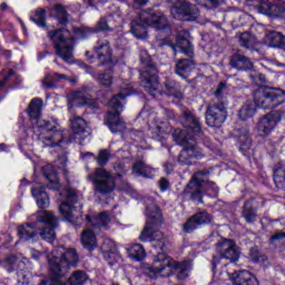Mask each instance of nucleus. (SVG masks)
<instances>
[{
	"label": "nucleus",
	"mask_w": 285,
	"mask_h": 285,
	"mask_svg": "<svg viewBox=\"0 0 285 285\" xmlns=\"http://www.w3.org/2000/svg\"><path fill=\"white\" fill-rule=\"evenodd\" d=\"M47 259L50 277L49 285H66L61 279L68 275L70 266H77L79 254H77V249L60 247L48 254Z\"/></svg>",
	"instance_id": "1"
},
{
	"label": "nucleus",
	"mask_w": 285,
	"mask_h": 285,
	"mask_svg": "<svg viewBox=\"0 0 285 285\" xmlns=\"http://www.w3.org/2000/svg\"><path fill=\"white\" fill-rule=\"evenodd\" d=\"M166 30L168 18L160 11H144L130 23V32L136 39H144L148 35V28Z\"/></svg>",
	"instance_id": "2"
},
{
	"label": "nucleus",
	"mask_w": 285,
	"mask_h": 285,
	"mask_svg": "<svg viewBox=\"0 0 285 285\" xmlns=\"http://www.w3.org/2000/svg\"><path fill=\"white\" fill-rule=\"evenodd\" d=\"M149 271L154 273L156 277H170V275L178 273L177 279H186V277H188V271H190V263H177L166 254L159 253L155 257V266L150 267Z\"/></svg>",
	"instance_id": "3"
},
{
	"label": "nucleus",
	"mask_w": 285,
	"mask_h": 285,
	"mask_svg": "<svg viewBox=\"0 0 285 285\" xmlns=\"http://www.w3.org/2000/svg\"><path fill=\"white\" fill-rule=\"evenodd\" d=\"M50 41L53 43L57 57L65 63H72L75 57V38L67 29H57L48 32Z\"/></svg>",
	"instance_id": "4"
},
{
	"label": "nucleus",
	"mask_w": 285,
	"mask_h": 285,
	"mask_svg": "<svg viewBox=\"0 0 285 285\" xmlns=\"http://www.w3.org/2000/svg\"><path fill=\"white\" fill-rule=\"evenodd\" d=\"M126 97L122 92L115 95L108 102V111L105 117V122L111 132H124L126 130V122L121 119V112H124V104Z\"/></svg>",
	"instance_id": "5"
},
{
	"label": "nucleus",
	"mask_w": 285,
	"mask_h": 285,
	"mask_svg": "<svg viewBox=\"0 0 285 285\" xmlns=\"http://www.w3.org/2000/svg\"><path fill=\"white\" fill-rule=\"evenodd\" d=\"M140 62L142 63L145 70L140 72V83L142 88L151 97H157L159 95V78L157 77V67L153 65L150 55L146 49L140 50Z\"/></svg>",
	"instance_id": "6"
},
{
	"label": "nucleus",
	"mask_w": 285,
	"mask_h": 285,
	"mask_svg": "<svg viewBox=\"0 0 285 285\" xmlns=\"http://www.w3.org/2000/svg\"><path fill=\"white\" fill-rule=\"evenodd\" d=\"M87 179L94 185V190L98 195H110L117 188L115 177L110 171L99 167L87 176Z\"/></svg>",
	"instance_id": "7"
},
{
	"label": "nucleus",
	"mask_w": 285,
	"mask_h": 285,
	"mask_svg": "<svg viewBox=\"0 0 285 285\" xmlns=\"http://www.w3.org/2000/svg\"><path fill=\"white\" fill-rule=\"evenodd\" d=\"M209 175L210 171L208 169L195 173L189 184L184 189L185 195H190L193 202L202 204V186L203 190H207L208 186L214 185L213 183H208Z\"/></svg>",
	"instance_id": "8"
},
{
	"label": "nucleus",
	"mask_w": 285,
	"mask_h": 285,
	"mask_svg": "<svg viewBox=\"0 0 285 285\" xmlns=\"http://www.w3.org/2000/svg\"><path fill=\"white\" fill-rule=\"evenodd\" d=\"M254 101L259 108H277L285 104V94L279 89H258L254 94Z\"/></svg>",
	"instance_id": "9"
},
{
	"label": "nucleus",
	"mask_w": 285,
	"mask_h": 285,
	"mask_svg": "<svg viewBox=\"0 0 285 285\" xmlns=\"http://www.w3.org/2000/svg\"><path fill=\"white\" fill-rule=\"evenodd\" d=\"M216 253L219 256L213 257V271L217 268V264L222 262V259H229V262H237L239 259V250L237 249V244L233 239L222 238L216 244Z\"/></svg>",
	"instance_id": "10"
},
{
	"label": "nucleus",
	"mask_w": 285,
	"mask_h": 285,
	"mask_svg": "<svg viewBox=\"0 0 285 285\" xmlns=\"http://www.w3.org/2000/svg\"><path fill=\"white\" fill-rule=\"evenodd\" d=\"M173 3L170 13L174 19H178L179 21H195V19H198L199 9L197 6L186 0H177L173 1Z\"/></svg>",
	"instance_id": "11"
},
{
	"label": "nucleus",
	"mask_w": 285,
	"mask_h": 285,
	"mask_svg": "<svg viewBox=\"0 0 285 285\" xmlns=\"http://www.w3.org/2000/svg\"><path fill=\"white\" fill-rule=\"evenodd\" d=\"M37 219L39 224H42L40 226V228H42L40 237L45 242L52 244V242L57 239V235L55 234V228H57V218L55 217V214L50 212H40L37 215Z\"/></svg>",
	"instance_id": "12"
},
{
	"label": "nucleus",
	"mask_w": 285,
	"mask_h": 285,
	"mask_svg": "<svg viewBox=\"0 0 285 285\" xmlns=\"http://www.w3.org/2000/svg\"><path fill=\"white\" fill-rule=\"evenodd\" d=\"M77 204V194L75 190L67 191V199L59 206V212L66 222H71V224H77L81 219V212L75 207Z\"/></svg>",
	"instance_id": "13"
},
{
	"label": "nucleus",
	"mask_w": 285,
	"mask_h": 285,
	"mask_svg": "<svg viewBox=\"0 0 285 285\" xmlns=\"http://www.w3.org/2000/svg\"><path fill=\"white\" fill-rule=\"evenodd\" d=\"M284 110H278L262 116L257 122V131L259 137H268V135L275 130L278 122L282 121V117H284Z\"/></svg>",
	"instance_id": "14"
},
{
	"label": "nucleus",
	"mask_w": 285,
	"mask_h": 285,
	"mask_svg": "<svg viewBox=\"0 0 285 285\" xmlns=\"http://www.w3.org/2000/svg\"><path fill=\"white\" fill-rule=\"evenodd\" d=\"M226 117H228V111H226V105L224 102L208 105L206 124L209 128H222L224 121H226Z\"/></svg>",
	"instance_id": "15"
},
{
	"label": "nucleus",
	"mask_w": 285,
	"mask_h": 285,
	"mask_svg": "<svg viewBox=\"0 0 285 285\" xmlns=\"http://www.w3.org/2000/svg\"><path fill=\"white\" fill-rule=\"evenodd\" d=\"M140 242H158V244H154V248H160L164 250V246H166V238L164 234L159 230H155V224L147 223L140 234Z\"/></svg>",
	"instance_id": "16"
},
{
	"label": "nucleus",
	"mask_w": 285,
	"mask_h": 285,
	"mask_svg": "<svg viewBox=\"0 0 285 285\" xmlns=\"http://www.w3.org/2000/svg\"><path fill=\"white\" fill-rule=\"evenodd\" d=\"M94 52H96L97 59L100 61L101 66L112 63V48H110V41H108V39H98L94 47Z\"/></svg>",
	"instance_id": "17"
},
{
	"label": "nucleus",
	"mask_w": 285,
	"mask_h": 285,
	"mask_svg": "<svg viewBox=\"0 0 285 285\" xmlns=\"http://www.w3.org/2000/svg\"><path fill=\"white\" fill-rule=\"evenodd\" d=\"M213 222V216L206 212H199L189 217L186 223L183 225L184 233H193L197 230L199 226L204 224H210Z\"/></svg>",
	"instance_id": "18"
},
{
	"label": "nucleus",
	"mask_w": 285,
	"mask_h": 285,
	"mask_svg": "<svg viewBox=\"0 0 285 285\" xmlns=\"http://www.w3.org/2000/svg\"><path fill=\"white\" fill-rule=\"evenodd\" d=\"M72 135L70 139L77 141L80 146H83L86 139V132H88V122L81 117H73L70 119Z\"/></svg>",
	"instance_id": "19"
},
{
	"label": "nucleus",
	"mask_w": 285,
	"mask_h": 285,
	"mask_svg": "<svg viewBox=\"0 0 285 285\" xmlns=\"http://www.w3.org/2000/svg\"><path fill=\"white\" fill-rule=\"evenodd\" d=\"M86 219L88 223H90V225L88 226H91L96 233H99L101 228H108V226L112 222V215L110 214V212H102L98 215H95L94 217L87 215Z\"/></svg>",
	"instance_id": "20"
},
{
	"label": "nucleus",
	"mask_w": 285,
	"mask_h": 285,
	"mask_svg": "<svg viewBox=\"0 0 285 285\" xmlns=\"http://www.w3.org/2000/svg\"><path fill=\"white\" fill-rule=\"evenodd\" d=\"M204 157V154H202L198 149L197 146L191 145L189 147H185L178 157V161L180 164H184L185 166H193V161L195 159H202Z\"/></svg>",
	"instance_id": "21"
},
{
	"label": "nucleus",
	"mask_w": 285,
	"mask_h": 285,
	"mask_svg": "<svg viewBox=\"0 0 285 285\" xmlns=\"http://www.w3.org/2000/svg\"><path fill=\"white\" fill-rule=\"evenodd\" d=\"M220 275H225L223 278H220L223 282L226 281V277H228V279H232L235 285H246L257 281V278H255V276H253V274H250L248 271H239L233 274L226 272L225 274Z\"/></svg>",
	"instance_id": "22"
},
{
	"label": "nucleus",
	"mask_w": 285,
	"mask_h": 285,
	"mask_svg": "<svg viewBox=\"0 0 285 285\" xmlns=\"http://www.w3.org/2000/svg\"><path fill=\"white\" fill-rule=\"evenodd\" d=\"M32 197L36 199L38 208H48L50 206V198L46 193V187L40 183L35 184L31 187Z\"/></svg>",
	"instance_id": "23"
},
{
	"label": "nucleus",
	"mask_w": 285,
	"mask_h": 285,
	"mask_svg": "<svg viewBox=\"0 0 285 285\" xmlns=\"http://www.w3.org/2000/svg\"><path fill=\"white\" fill-rule=\"evenodd\" d=\"M195 70V60L190 59H178L176 60L175 72L181 79H187L190 73Z\"/></svg>",
	"instance_id": "24"
},
{
	"label": "nucleus",
	"mask_w": 285,
	"mask_h": 285,
	"mask_svg": "<svg viewBox=\"0 0 285 285\" xmlns=\"http://www.w3.org/2000/svg\"><path fill=\"white\" fill-rule=\"evenodd\" d=\"M184 128L191 130L194 135H199V132H202V121H199V118H197L193 111H184Z\"/></svg>",
	"instance_id": "25"
},
{
	"label": "nucleus",
	"mask_w": 285,
	"mask_h": 285,
	"mask_svg": "<svg viewBox=\"0 0 285 285\" xmlns=\"http://www.w3.org/2000/svg\"><path fill=\"white\" fill-rule=\"evenodd\" d=\"M66 79H68V76L63 73L49 72L41 80L42 88H45L46 90H50L52 88H59V83H61V81Z\"/></svg>",
	"instance_id": "26"
},
{
	"label": "nucleus",
	"mask_w": 285,
	"mask_h": 285,
	"mask_svg": "<svg viewBox=\"0 0 285 285\" xmlns=\"http://www.w3.org/2000/svg\"><path fill=\"white\" fill-rule=\"evenodd\" d=\"M229 65L236 70H253V61H250V58L239 52L230 57Z\"/></svg>",
	"instance_id": "27"
},
{
	"label": "nucleus",
	"mask_w": 285,
	"mask_h": 285,
	"mask_svg": "<svg viewBox=\"0 0 285 285\" xmlns=\"http://www.w3.org/2000/svg\"><path fill=\"white\" fill-rule=\"evenodd\" d=\"M42 175L48 179V188L51 190H59L61 185L59 184V176L57 175V170H55V166L48 164L42 167Z\"/></svg>",
	"instance_id": "28"
},
{
	"label": "nucleus",
	"mask_w": 285,
	"mask_h": 285,
	"mask_svg": "<svg viewBox=\"0 0 285 285\" xmlns=\"http://www.w3.org/2000/svg\"><path fill=\"white\" fill-rule=\"evenodd\" d=\"M99 232H96L91 226L85 229L81 233V244L83 248L87 250H95L97 248V234Z\"/></svg>",
	"instance_id": "29"
},
{
	"label": "nucleus",
	"mask_w": 285,
	"mask_h": 285,
	"mask_svg": "<svg viewBox=\"0 0 285 285\" xmlns=\"http://www.w3.org/2000/svg\"><path fill=\"white\" fill-rule=\"evenodd\" d=\"M171 128L168 122H159L150 127L149 132L151 134V139H157L161 141L168 132H170Z\"/></svg>",
	"instance_id": "30"
},
{
	"label": "nucleus",
	"mask_w": 285,
	"mask_h": 285,
	"mask_svg": "<svg viewBox=\"0 0 285 285\" xmlns=\"http://www.w3.org/2000/svg\"><path fill=\"white\" fill-rule=\"evenodd\" d=\"M153 173H155V169L144 160H137L132 166V174L137 177L150 178L153 177Z\"/></svg>",
	"instance_id": "31"
},
{
	"label": "nucleus",
	"mask_w": 285,
	"mask_h": 285,
	"mask_svg": "<svg viewBox=\"0 0 285 285\" xmlns=\"http://www.w3.org/2000/svg\"><path fill=\"white\" fill-rule=\"evenodd\" d=\"M264 43L269 48H279L284 43V36L277 31H269L265 35Z\"/></svg>",
	"instance_id": "32"
},
{
	"label": "nucleus",
	"mask_w": 285,
	"mask_h": 285,
	"mask_svg": "<svg viewBox=\"0 0 285 285\" xmlns=\"http://www.w3.org/2000/svg\"><path fill=\"white\" fill-rule=\"evenodd\" d=\"M255 112H257V109L255 108V102L247 100L239 109L238 117L239 119H243V121H246V119L255 117Z\"/></svg>",
	"instance_id": "33"
},
{
	"label": "nucleus",
	"mask_w": 285,
	"mask_h": 285,
	"mask_svg": "<svg viewBox=\"0 0 285 285\" xmlns=\"http://www.w3.org/2000/svg\"><path fill=\"white\" fill-rule=\"evenodd\" d=\"M43 110V100L41 98H33L28 107L29 117L31 119H39Z\"/></svg>",
	"instance_id": "34"
},
{
	"label": "nucleus",
	"mask_w": 285,
	"mask_h": 285,
	"mask_svg": "<svg viewBox=\"0 0 285 285\" xmlns=\"http://www.w3.org/2000/svg\"><path fill=\"white\" fill-rule=\"evenodd\" d=\"M51 14L57 19L58 23L60 26L68 24V11L66 10V7L63 4H56L53 6V9L51 10Z\"/></svg>",
	"instance_id": "35"
},
{
	"label": "nucleus",
	"mask_w": 285,
	"mask_h": 285,
	"mask_svg": "<svg viewBox=\"0 0 285 285\" xmlns=\"http://www.w3.org/2000/svg\"><path fill=\"white\" fill-rule=\"evenodd\" d=\"M165 88L169 97H176V99H181V86H179V82H176L170 78H167L165 81Z\"/></svg>",
	"instance_id": "36"
},
{
	"label": "nucleus",
	"mask_w": 285,
	"mask_h": 285,
	"mask_svg": "<svg viewBox=\"0 0 285 285\" xmlns=\"http://www.w3.org/2000/svg\"><path fill=\"white\" fill-rule=\"evenodd\" d=\"M18 235L20 239H24V242H30V239H35V237H37V228L32 227V225L30 224L19 226Z\"/></svg>",
	"instance_id": "37"
},
{
	"label": "nucleus",
	"mask_w": 285,
	"mask_h": 285,
	"mask_svg": "<svg viewBox=\"0 0 285 285\" xmlns=\"http://www.w3.org/2000/svg\"><path fill=\"white\" fill-rule=\"evenodd\" d=\"M128 257L130 259H135V262H141L146 257V249H144L142 245L134 244L129 248H127Z\"/></svg>",
	"instance_id": "38"
},
{
	"label": "nucleus",
	"mask_w": 285,
	"mask_h": 285,
	"mask_svg": "<svg viewBox=\"0 0 285 285\" xmlns=\"http://www.w3.org/2000/svg\"><path fill=\"white\" fill-rule=\"evenodd\" d=\"M278 8L279 4H273L271 1L265 0L258 6V12L268 17H277Z\"/></svg>",
	"instance_id": "39"
},
{
	"label": "nucleus",
	"mask_w": 285,
	"mask_h": 285,
	"mask_svg": "<svg viewBox=\"0 0 285 285\" xmlns=\"http://www.w3.org/2000/svg\"><path fill=\"white\" fill-rule=\"evenodd\" d=\"M112 19V17L107 18H101L96 26V29H90L88 27H82L78 29V32H104V30H110V26L108 23H110V20Z\"/></svg>",
	"instance_id": "40"
},
{
	"label": "nucleus",
	"mask_w": 285,
	"mask_h": 285,
	"mask_svg": "<svg viewBox=\"0 0 285 285\" xmlns=\"http://www.w3.org/2000/svg\"><path fill=\"white\" fill-rule=\"evenodd\" d=\"M101 250L104 257H108V253H111V257H114V259L119 257V254L117 253V244L110 238L104 240Z\"/></svg>",
	"instance_id": "41"
},
{
	"label": "nucleus",
	"mask_w": 285,
	"mask_h": 285,
	"mask_svg": "<svg viewBox=\"0 0 285 285\" xmlns=\"http://www.w3.org/2000/svg\"><path fill=\"white\" fill-rule=\"evenodd\" d=\"M274 183L277 188H284L285 184V163L278 164V166L274 169Z\"/></svg>",
	"instance_id": "42"
},
{
	"label": "nucleus",
	"mask_w": 285,
	"mask_h": 285,
	"mask_svg": "<svg viewBox=\"0 0 285 285\" xmlns=\"http://www.w3.org/2000/svg\"><path fill=\"white\" fill-rule=\"evenodd\" d=\"M86 282H88V274L77 271L67 279V285H85Z\"/></svg>",
	"instance_id": "43"
},
{
	"label": "nucleus",
	"mask_w": 285,
	"mask_h": 285,
	"mask_svg": "<svg viewBox=\"0 0 285 285\" xmlns=\"http://www.w3.org/2000/svg\"><path fill=\"white\" fill-rule=\"evenodd\" d=\"M238 142L240 145L239 149L243 153H246V150H250L252 140H250V136H248V130H246V129L239 130Z\"/></svg>",
	"instance_id": "44"
},
{
	"label": "nucleus",
	"mask_w": 285,
	"mask_h": 285,
	"mask_svg": "<svg viewBox=\"0 0 285 285\" xmlns=\"http://www.w3.org/2000/svg\"><path fill=\"white\" fill-rule=\"evenodd\" d=\"M243 217L247 224H253L257 219V213L250 205V202H246L243 209Z\"/></svg>",
	"instance_id": "45"
},
{
	"label": "nucleus",
	"mask_w": 285,
	"mask_h": 285,
	"mask_svg": "<svg viewBox=\"0 0 285 285\" xmlns=\"http://www.w3.org/2000/svg\"><path fill=\"white\" fill-rule=\"evenodd\" d=\"M94 77L96 81L100 83V86H104V88H110L112 86V81H114L112 71L104 72L100 75L94 73Z\"/></svg>",
	"instance_id": "46"
},
{
	"label": "nucleus",
	"mask_w": 285,
	"mask_h": 285,
	"mask_svg": "<svg viewBox=\"0 0 285 285\" xmlns=\"http://www.w3.org/2000/svg\"><path fill=\"white\" fill-rule=\"evenodd\" d=\"M249 257L252 261H254L257 264H266L268 262V257L262 253L255 247H252L249 249Z\"/></svg>",
	"instance_id": "47"
},
{
	"label": "nucleus",
	"mask_w": 285,
	"mask_h": 285,
	"mask_svg": "<svg viewBox=\"0 0 285 285\" xmlns=\"http://www.w3.org/2000/svg\"><path fill=\"white\" fill-rule=\"evenodd\" d=\"M239 43L243 48H253L256 43L255 36L250 35L249 32H244L240 35Z\"/></svg>",
	"instance_id": "48"
},
{
	"label": "nucleus",
	"mask_w": 285,
	"mask_h": 285,
	"mask_svg": "<svg viewBox=\"0 0 285 285\" xmlns=\"http://www.w3.org/2000/svg\"><path fill=\"white\" fill-rule=\"evenodd\" d=\"M31 20L40 28H46V10L38 9L36 13L31 17Z\"/></svg>",
	"instance_id": "49"
},
{
	"label": "nucleus",
	"mask_w": 285,
	"mask_h": 285,
	"mask_svg": "<svg viewBox=\"0 0 285 285\" xmlns=\"http://www.w3.org/2000/svg\"><path fill=\"white\" fill-rule=\"evenodd\" d=\"M179 48L181 52L186 55V57L193 59V57L195 56V51L193 50V43H190L189 40L185 39L181 42H179Z\"/></svg>",
	"instance_id": "50"
},
{
	"label": "nucleus",
	"mask_w": 285,
	"mask_h": 285,
	"mask_svg": "<svg viewBox=\"0 0 285 285\" xmlns=\"http://www.w3.org/2000/svg\"><path fill=\"white\" fill-rule=\"evenodd\" d=\"M173 139L178 146H186L188 144V137L179 129H176L173 134Z\"/></svg>",
	"instance_id": "51"
},
{
	"label": "nucleus",
	"mask_w": 285,
	"mask_h": 285,
	"mask_svg": "<svg viewBox=\"0 0 285 285\" xmlns=\"http://www.w3.org/2000/svg\"><path fill=\"white\" fill-rule=\"evenodd\" d=\"M98 166H106L110 161V151L102 149L99 151L98 157L96 158Z\"/></svg>",
	"instance_id": "52"
},
{
	"label": "nucleus",
	"mask_w": 285,
	"mask_h": 285,
	"mask_svg": "<svg viewBox=\"0 0 285 285\" xmlns=\"http://www.w3.org/2000/svg\"><path fill=\"white\" fill-rule=\"evenodd\" d=\"M146 213L147 215H149V217H151V219H157V217L161 215V213L159 212V207H157V205H154L153 207H147Z\"/></svg>",
	"instance_id": "53"
},
{
	"label": "nucleus",
	"mask_w": 285,
	"mask_h": 285,
	"mask_svg": "<svg viewBox=\"0 0 285 285\" xmlns=\"http://www.w3.org/2000/svg\"><path fill=\"white\" fill-rule=\"evenodd\" d=\"M52 139H55V136L52 137H46L45 138V146H50L51 148L55 146H61V144H63V140H58V141H52Z\"/></svg>",
	"instance_id": "54"
},
{
	"label": "nucleus",
	"mask_w": 285,
	"mask_h": 285,
	"mask_svg": "<svg viewBox=\"0 0 285 285\" xmlns=\"http://www.w3.org/2000/svg\"><path fill=\"white\" fill-rule=\"evenodd\" d=\"M170 187V183H168V179L161 178L159 180V188L161 193H166V190Z\"/></svg>",
	"instance_id": "55"
},
{
	"label": "nucleus",
	"mask_w": 285,
	"mask_h": 285,
	"mask_svg": "<svg viewBox=\"0 0 285 285\" xmlns=\"http://www.w3.org/2000/svg\"><path fill=\"white\" fill-rule=\"evenodd\" d=\"M164 170L167 175H170V173H173L174 168H175V163L168 160L167 163H165L164 165Z\"/></svg>",
	"instance_id": "56"
},
{
	"label": "nucleus",
	"mask_w": 285,
	"mask_h": 285,
	"mask_svg": "<svg viewBox=\"0 0 285 285\" xmlns=\"http://www.w3.org/2000/svg\"><path fill=\"white\" fill-rule=\"evenodd\" d=\"M279 239H285V233L284 232H278V233L274 234L271 237V242H277Z\"/></svg>",
	"instance_id": "57"
},
{
	"label": "nucleus",
	"mask_w": 285,
	"mask_h": 285,
	"mask_svg": "<svg viewBox=\"0 0 285 285\" xmlns=\"http://www.w3.org/2000/svg\"><path fill=\"white\" fill-rule=\"evenodd\" d=\"M12 75H14V71L12 69H10L8 75L4 76V78L2 80H0V88L6 86V83L8 82V79H10V77H12Z\"/></svg>",
	"instance_id": "58"
},
{
	"label": "nucleus",
	"mask_w": 285,
	"mask_h": 285,
	"mask_svg": "<svg viewBox=\"0 0 285 285\" xmlns=\"http://www.w3.org/2000/svg\"><path fill=\"white\" fill-rule=\"evenodd\" d=\"M226 89V83L220 82L216 89V97H222V92Z\"/></svg>",
	"instance_id": "59"
},
{
	"label": "nucleus",
	"mask_w": 285,
	"mask_h": 285,
	"mask_svg": "<svg viewBox=\"0 0 285 285\" xmlns=\"http://www.w3.org/2000/svg\"><path fill=\"white\" fill-rule=\"evenodd\" d=\"M105 259L107 262H109L110 266H112V264H115V262H117V259H119V257H112V252L108 253V257H105Z\"/></svg>",
	"instance_id": "60"
},
{
	"label": "nucleus",
	"mask_w": 285,
	"mask_h": 285,
	"mask_svg": "<svg viewBox=\"0 0 285 285\" xmlns=\"http://www.w3.org/2000/svg\"><path fill=\"white\" fill-rule=\"evenodd\" d=\"M276 17H281V19H285V6H278V11H277V16Z\"/></svg>",
	"instance_id": "61"
},
{
	"label": "nucleus",
	"mask_w": 285,
	"mask_h": 285,
	"mask_svg": "<svg viewBox=\"0 0 285 285\" xmlns=\"http://www.w3.org/2000/svg\"><path fill=\"white\" fill-rule=\"evenodd\" d=\"M146 3H148V0H134L136 8H141V6H146Z\"/></svg>",
	"instance_id": "62"
},
{
	"label": "nucleus",
	"mask_w": 285,
	"mask_h": 285,
	"mask_svg": "<svg viewBox=\"0 0 285 285\" xmlns=\"http://www.w3.org/2000/svg\"><path fill=\"white\" fill-rule=\"evenodd\" d=\"M31 256L33 259H39V257H41V253L37 249H31Z\"/></svg>",
	"instance_id": "63"
},
{
	"label": "nucleus",
	"mask_w": 285,
	"mask_h": 285,
	"mask_svg": "<svg viewBox=\"0 0 285 285\" xmlns=\"http://www.w3.org/2000/svg\"><path fill=\"white\" fill-rule=\"evenodd\" d=\"M258 80L261 81V83H266V75L264 73H258L257 75Z\"/></svg>",
	"instance_id": "64"
}]
</instances>
